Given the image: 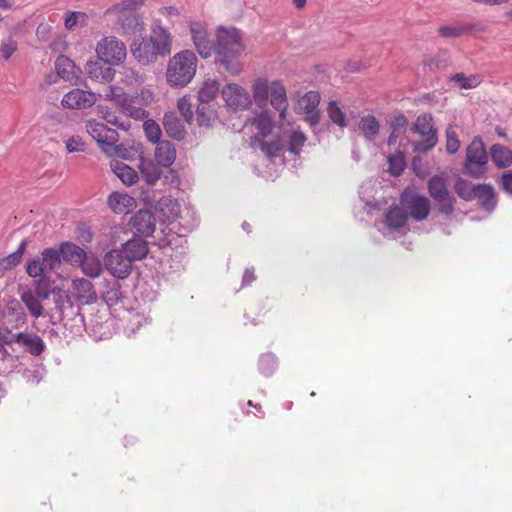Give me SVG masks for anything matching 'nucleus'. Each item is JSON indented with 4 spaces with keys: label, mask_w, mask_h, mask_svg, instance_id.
<instances>
[{
    "label": "nucleus",
    "mask_w": 512,
    "mask_h": 512,
    "mask_svg": "<svg viewBox=\"0 0 512 512\" xmlns=\"http://www.w3.org/2000/svg\"><path fill=\"white\" fill-rule=\"evenodd\" d=\"M358 127L367 140H374L380 133V122L371 114L360 118Z\"/></svg>",
    "instance_id": "7c9ffc66"
},
{
    "label": "nucleus",
    "mask_w": 512,
    "mask_h": 512,
    "mask_svg": "<svg viewBox=\"0 0 512 512\" xmlns=\"http://www.w3.org/2000/svg\"><path fill=\"white\" fill-rule=\"evenodd\" d=\"M74 298L82 305L92 304L97 301V293L91 281L85 278H77L72 281Z\"/></svg>",
    "instance_id": "a211bd4d"
},
{
    "label": "nucleus",
    "mask_w": 512,
    "mask_h": 512,
    "mask_svg": "<svg viewBox=\"0 0 512 512\" xmlns=\"http://www.w3.org/2000/svg\"><path fill=\"white\" fill-rule=\"evenodd\" d=\"M121 249L132 262L144 259L149 252L147 242L141 238H133L127 241Z\"/></svg>",
    "instance_id": "b1692460"
},
{
    "label": "nucleus",
    "mask_w": 512,
    "mask_h": 512,
    "mask_svg": "<svg viewBox=\"0 0 512 512\" xmlns=\"http://www.w3.org/2000/svg\"><path fill=\"white\" fill-rule=\"evenodd\" d=\"M144 0H122L105 11V15H115L116 23L123 34H135L144 29L143 21L138 10L143 6Z\"/></svg>",
    "instance_id": "20e7f679"
},
{
    "label": "nucleus",
    "mask_w": 512,
    "mask_h": 512,
    "mask_svg": "<svg viewBox=\"0 0 512 512\" xmlns=\"http://www.w3.org/2000/svg\"><path fill=\"white\" fill-rule=\"evenodd\" d=\"M163 124H164V128H165L166 132L170 136H172L176 139L183 138L185 130L174 115L166 114L164 117Z\"/></svg>",
    "instance_id": "a19ab883"
},
{
    "label": "nucleus",
    "mask_w": 512,
    "mask_h": 512,
    "mask_svg": "<svg viewBox=\"0 0 512 512\" xmlns=\"http://www.w3.org/2000/svg\"><path fill=\"white\" fill-rule=\"evenodd\" d=\"M98 113L110 124L114 126H121L118 117L112 113L107 106L99 105Z\"/></svg>",
    "instance_id": "680f3d73"
},
{
    "label": "nucleus",
    "mask_w": 512,
    "mask_h": 512,
    "mask_svg": "<svg viewBox=\"0 0 512 512\" xmlns=\"http://www.w3.org/2000/svg\"><path fill=\"white\" fill-rule=\"evenodd\" d=\"M487 153L483 141L476 137L467 147L465 171L474 178H480L486 172Z\"/></svg>",
    "instance_id": "6e6552de"
},
{
    "label": "nucleus",
    "mask_w": 512,
    "mask_h": 512,
    "mask_svg": "<svg viewBox=\"0 0 512 512\" xmlns=\"http://www.w3.org/2000/svg\"><path fill=\"white\" fill-rule=\"evenodd\" d=\"M180 203L171 196H163L155 204V213L160 221L174 222L180 216Z\"/></svg>",
    "instance_id": "f3484780"
},
{
    "label": "nucleus",
    "mask_w": 512,
    "mask_h": 512,
    "mask_svg": "<svg viewBox=\"0 0 512 512\" xmlns=\"http://www.w3.org/2000/svg\"><path fill=\"white\" fill-rule=\"evenodd\" d=\"M327 114L329 119L341 128L346 127L347 121L345 113L340 108L339 104L335 100H331L327 105Z\"/></svg>",
    "instance_id": "ea45409f"
},
{
    "label": "nucleus",
    "mask_w": 512,
    "mask_h": 512,
    "mask_svg": "<svg viewBox=\"0 0 512 512\" xmlns=\"http://www.w3.org/2000/svg\"><path fill=\"white\" fill-rule=\"evenodd\" d=\"M97 99L98 97L94 92L74 88L63 96L61 105L71 110H83L92 107Z\"/></svg>",
    "instance_id": "f8f14e48"
},
{
    "label": "nucleus",
    "mask_w": 512,
    "mask_h": 512,
    "mask_svg": "<svg viewBox=\"0 0 512 512\" xmlns=\"http://www.w3.org/2000/svg\"><path fill=\"white\" fill-rule=\"evenodd\" d=\"M21 301L25 304L26 308L34 318H39L43 315V306L40 297L36 296L33 291L27 290L21 294Z\"/></svg>",
    "instance_id": "72a5a7b5"
},
{
    "label": "nucleus",
    "mask_w": 512,
    "mask_h": 512,
    "mask_svg": "<svg viewBox=\"0 0 512 512\" xmlns=\"http://www.w3.org/2000/svg\"><path fill=\"white\" fill-rule=\"evenodd\" d=\"M191 38L199 55L208 58L215 51V46L209 38L207 28L200 22H191L189 25Z\"/></svg>",
    "instance_id": "4468645a"
},
{
    "label": "nucleus",
    "mask_w": 512,
    "mask_h": 512,
    "mask_svg": "<svg viewBox=\"0 0 512 512\" xmlns=\"http://www.w3.org/2000/svg\"><path fill=\"white\" fill-rule=\"evenodd\" d=\"M489 153L493 163L498 168H507L512 164V151L501 144H493Z\"/></svg>",
    "instance_id": "c85d7f7f"
},
{
    "label": "nucleus",
    "mask_w": 512,
    "mask_h": 512,
    "mask_svg": "<svg viewBox=\"0 0 512 512\" xmlns=\"http://www.w3.org/2000/svg\"><path fill=\"white\" fill-rule=\"evenodd\" d=\"M172 39L170 33L163 27L152 29L150 36L134 39L130 45V51L136 61L142 65H148L156 61L159 56L170 54Z\"/></svg>",
    "instance_id": "f257e3e1"
},
{
    "label": "nucleus",
    "mask_w": 512,
    "mask_h": 512,
    "mask_svg": "<svg viewBox=\"0 0 512 512\" xmlns=\"http://www.w3.org/2000/svg\"><path fill=\"white\" fill-rule=\"evenodd\" d=\"M269 98L271 106L279 112L280 120H285L289 104L287 91L281 80L271 82Z\"/></svg>",
    "instance_id": "2eb2a0df"
},
{
    "label": "nucleus",
    "mask_w": 512,
    "mask_h": 512,
    "mask_svg": "<svg viewBox=\"0 0 512 512\" xmlns=\"http://www.w3.org/2000/svg\"><path fill=\"white\" fill-rule=\"evenodd\" d=\"M271 89V83L266 78H256L251 86L253 98L259 106L267 104L269 99V93Z\"/></svg>",
    "instance_id": "c756f323"
},
{
    "label": "nucleus",
    "mask_w": 512,
    "mask_h": 512,
    "mask_svg": "<svg viewBox=\"0 0 512 512\" xmlns=\"http://www.w3.org/2000/svg\"><path fill=\"white\" fill-rule=\"evenodd\" d=\"M306 142V136L302 131L295 130L289 137L288 150L297 155Z\"/></svg>",
    "instance_id": "3c124183"
},
{
    "label": "nucleus",
    "mask_w": 512,
    "mask_h": 512,
    "mask_svg": "<svg viewBox=\"0 0 512 512\" xmlns=\"http://www.w3.org/2000/svg\"><path fill=\"white\" fill-rule=\"evenodd\" d=\"M427 189L432 199L442 197L449 193L447 180L443 176L435 175L428 181Z\"/></svg>",
    "instance_id": "e433bc0d"
},
{
    "label": "nucleus",
    "mask_w": 512,
    "mask_h": 512,
    "mask_svg": "<svg viewBox=\"0 0 512 512\" xmlns=\"http://www.w3.org/2000/svg\"><path fill=\"white\" fill-rule=\"evenodd\" d=\"M87 133L102 147L105 153L113 149L117 156L125 158L120 146H115L118 141L116 130L107 127L96 120H89L86 124Z\"/></svg>",
    "instance_id": "0eeeda50"
},
{
    "label": "nucleus",
    "mask_w": 512,
    "mask_h": 512,
    "mask_svg": "<svg viewBox=\"0 0 512 512\" xmlns=\"http://www.w3.org/2000/svg\"><path fill=\"white\" fill-rule=\"evenodd\" d=\"M26 272L30 277L37 278L43 276L48 271L44 256L33 258L27 261Z\"/></svg>",
    "instance_id": "79ce46f5"
},
{
    "label": "nucleus",
    "mask_w": 512,
    "mask_h": 512,
    "mask_svg": "<svg viewBox=\"0 0 512 512\" xmlns=\"http://www.w3.org/2000/svg\"><path fill=\"white\" fill-rule=\"evenodd\" d=\"M258 367L263 375H271L276 370L277 367L275 355L272 353L262 354L258 361Z\"/></svg>",
    "instance_id": "49530a36"
},
{
    "label": "nucleus",
    "mask_w": 512,
    "mask_h": 512,
    "mask_svg": "<svg viewBox=\"0 0 512 512\" xmlns=\"http://www.w3.org/2000/svg\"><path fill=\"white\" fill-rule=\"evenodd\" d=\"M177 107L183 118L190 122L193 119L190 97L184 96L178 100Z\"/></svg>",
    "instance_id": "6e6d98bb"
},
{
    "label": "nucleus",
    "mask_w": 512,
    "mask_h": 512,
    "mask_svg": "<svg viewBox=\"0 0 512 512\" xmlns=\"http://www.w3.org/2000/svg\"><path fill=\"white\" fill-rule=\"evenodd\" d=\"M451 80L461 89H472L481 83L478 75L465 76L463 73H457L451 77Z\"/></svg>",
    "instance_id": "37998d69"
},
{
    "label": "nucleus",
    "mask_w": 512,
    "mask_h": 512,
    "mask_svg": "<svg viewBox=\"0 0 512 512\" xmlns=\"http://www.w3.org/2000/svg\"><path fill=\"white\" fill-rule=\"evenodd\" d=\"M57 74L66 81H71L76 77V66L72 60L66 56H59L55 63Z\"/></svg>",
    "instance_id": "f704fd0d"
},
{
    "label": "nucleus",
    "mask_w": 512,
    "mask_h": 512,
    "mask_svg": "<svg viewBox=\"0 0 512 512\" xmlns=\"http://www.w3.org/2000/svg\"><path fill=\"white\" fill-rule=\"evenodd\" d=\"M145 134L149 141L156 143L160 142L161 129L154 121H147L144 123Z\"/></svg>",
    "instance_id": "4d7b16f0"
},
{
    "label": "nucleus",
    "mask_w": 512,
    "mask_h": 512,
    "mask_svg": "<svg viewBox=\"0 0 512 512\" xmlns=\"http://www.w3.org/2000/svg\"><path fill=\"white\" fill-rule=\"evenodd\" d=\"M114 102L124 112H130L131 111L132 97L129 94L123 92L121 88H120L119 92L117 93Z\"/></svg>",
    "instance_id": "13d9d810"
},
{
    "label": "nucleus",
    "mask_w": 512,
    "mask_h": 512,
    "mask_svg": "<svg viewBox=\"0 0 512 512\" xmlns=\"http://www.w3.org/2000/svg\"><path fill=\"white\" fill-rule=\"evenodd\" d=\"M407 118L400 114L395 116L391 122L392 131L397 132L398 130L404 128L407 125Z\"/></svg>",
    "instance_id": "0e129e2a"
},
{
    "label": "nucleus",
    "mask_w": 512,
    "mask_h": 512,
    "mask_svg": "<svg viewBox=\"0 0 512 512\" xmlns=\"http://www.w3.org/2000/svg\"><path fill=\"white\" fill-rule=\"evenodd\" d=\"M85 143L80 136H72L66 141V149L69 153L84 151Z\"/></svg>",
    "instance_id": "052dcab7"
},
{
    "label": "nucleus",
    "mask_w": 512,
    "mask_h": 512,
    "mask_svg": "<svg viewBox=\"0 0 512 512\" xmlns=\"http://www.w3.org/2000/svg\"><path fill=\"white\" fill-rule=\"evenodd\" d=\"M215 53L218 62L231 74H238L241 71L239 57L245 50L241 33L234 27H220L216 32Z\"/></svg>",
    "instance_id": "f03ea898"
},
{
    "label": "nucleus",
    "mask_w": 512,
    "mask_h": 512,
    "mask_svg": "<svg viewBox=\"0 0 512 512\" xmlns=\"http://www.w3.org/2000/svg\"><path fill=\"white\" fill-rule=\"evenodd\" d=\"M79 266L82 272L91 278L99 277L103 271L100 259L94 255L85 254Z\"/></svg>",
    "instance_id": "473e14b6"
},
{
    "label": "nucleus",
    "mask_w": 512,
    "mask_h": 512,
    "mask_svg": "<svg viewBox=\"0 0 512 512\" xmlns=\"http://www.w3.org/2000/svg\"><path fill=\"white\" fill-rule=\"evenodd\" d=\"M408 214L402 206L393 205L385 214L384 223L389 230H399L407 224Z\"/></svg>",
    "instance_id": "393cba45"
},
{
    "label": "nucleus",
    "mask_w": 512,
    "mask_h": 512,
    "mask_svg": "<svg viewBox=\"0 0 512 512\" xmlns=\"http://www.w3.org/2000/svg\"><path fill=\"white\" fill-rule=\"evenodd\" d=\"M400 205L417 222L426 220L430 214V200L420 194L414 186L406 187L400 195Z\"/></svg>",
    "instance_id": "39448f33"
},
{
    "label": "nucleus",
    "mask_w": 512,
    "mask_h": 512,
    "mask_svg": "<svg viewBox=\"0 0 512 512\" xmlns=\"http://www.w3.org/2000/svg\"><path fill=\"white\" fill-rule=\"evenodd\" d=\"M320 94L317 91H308L298 99V109L304 114V119L311 126L317 125L320 121Z\"/></svg>",
    "instance_id": "ddd939ff"
},
{
    "label": "nucleus",
    "mask_w": 512,
    "mask_h": 512,
    "mask_svg": "<svg viewBox=\"0 0 512 512\" xmlns=\"http://www.w3.org/2000/svg\"><path fill=\"white\" fill-rule=\"evenodd\" d=\"M85 70L89 78L100 83H109L115 76V70L105 66L99 59L87 62Z\"/></svg>",
    "instance_id": "412c9836"
},
{
    "label": "nucleus",
    "mask_w": 512,
    "mask_h": 512,
    "mask_svg": "<svg viewBox=\"0 0 512 512\" xmlns=\"http://www.w3.org/2000/svg\"><path fill=\"white\" fill-rule=\"evenodd\" d=\"M255 148L260 149L266 157L273 158L279 155V153L283 150L284 145L280 137L277 136L271 141H265V139H261L259 142H257V146Z\"/></svg>",
    "instance_id": "4c0bfd02"
},
{
    "label": "nucleus",
    "mask_w": 512,
    "mask_h": 512,
    "mask_svg": "<svg viewBox=\"0 0 512 512\" xmlns=\"http://www.w3.org/2000/svg\"><path fill=\"white\" fill-rule=\"evenodd\" d=\"M437 31L443 38H458L467 32V27L462 25H444L440 26Z\"/></svg>",
    "instance_id": "09e8293b"
},
{
    "label": "nucleus",
    "mask_w": 512,
    "mask_h": 512,
    "mask_svg": "<svg viewBox=\"0 0 512 512\" xmlns=\"http://www.w3.org/2000/svg\"><path fill=\"white\" fill-rule=\"evenodd\" d=\"M13 342L24 345L28 351L35 356L42 354L45 349L43 340L36 334L20 332L14 336L13 340L6 341L7 344H11Z\"/></svg>",
    "instance_id": "4be33fe9"
},
{
    "label": "nucleus",
    "mask_w": 512,
    "mask_h": 512,
    "mask_svg": "<svg viewBox=\"0 0 512 512\" xmlns=\"http://www.w3.org/2000/svg\"><path fill=\"white\" fill-rule=\"evenodd\" d=\"M110 167L123 184L130 186L138 181V173L123 161L114 159L111 161Z\"/></svg>",
    "instance_id": "a878e982"
},
{
    "label": "nucleus",
    "mask_w": 512,
    "mask_h": 512,
    "mask_svg": "<svg viewBox=\"0 0 512 512\" xmlns=\"http://www.w3.org/2000/svg\"><path fill=\"white\" fill-rule=\"evenodd\" d=\"M142 82V77L133 69L126 68L123 71L121 83L127 87H134Z\"/></svg>",
    "instance_id": "5fc2aeb1"
},
{
    "label": "nucleus",
    "mask_w": 512,
    "mask_h": 512,
    "mask_svg": "<svg viewBox=\"0 0 512 512\" xmlns=\"http://www.w3.org/2000/svg\"><path fill=\"white\" fill-rule=\"evenodd\" d=\"M255 278L256 277H255L254 271L247 269V270H245L244 275H243V284L249 285L255 280Z\"/></svg>",
    "instance_id": "774afa93"
},
{
    "label": "nucleus",
    "mask_w": 512,
    "mask_h": 512,
    "mask_svg": "<svg viewBox=\"0 0 512 512\" xmlns=\"http://www.w3.org/2000/svg\"><path fill=\"white\" fill-rule=\"evenodd\" d=\"M132 263L122 249L109 251L104 256L107 271L117 279H126L131 274Z\"/></svg>",
    "instance_id": "9b49d317"
},
{
    "label": "nucleus",
    "mask_w": 512,
    "mask_h": 512,
    "mask_svg": "<svg viewBox=\"0 0 512 512\" xmlns=\"http://www.w3.org/2000/svg\"><path fill=\"white\" fill-rule=\"evenodd\" d=\"M95 52L103 63L108 65H120L127 57L125 43L115 36H106L96 45Z\"/></svg>",
    "instance_id": "423d86ee"
},
{
    "label": "nucleus",
    "mask_w": 512,
    "mask_h": 512,
    "mask_svg": "<svg viewBox=\"0 0 512 512\" xmlns=\"http://www.w3.org/2000/svg\"><path fill=\"white\" fill-rule=\"evenodd\" d=\"M460 147V141L458 139L456 130L453 126H449L446 130V150L450 154H454Z\"/></svg>",
    "instance_id": "864d4df0"
},
{
    "label": "nucleus",
    "mask_w": 512,
    "mask_h": 512,
    "mask_svg": "<svg viewBox=\"0 0 512 512\" xmlns=\"http://www.w3.org/2000/svg\"><path fill=\"white\" fill-rule=\"evenodd\" d=\"M473 199H477L481 207L487 211H492L497 203L495 190L489 184L474 185Z\"/></svg>",
    "instance_id": "5701e85b"
},
{
    "label": "nucleus",
    "mask_w": 512,
    "mask_h": 512,
    "mask_svg": "<svg viewBox=\"0 0 512 512\" xmlns=\"http://www.w3.org/2000/svg\"><path fill=\"white\" fill-rule=\"evenodd\" d=\"M454 189L460 198L466 201L473 200L474 186H472L467 181L463 179H458L455 182Z\"/></svg>",
    "instance_id": "603ef678"
},
{
    "label": "nucleus",
    "mask_w": 512,
    "mask_h": 512,
    "mask_svg": "<svg viewBox=\"0 0 512 512\" xmlns=\"http://www.w3.org/2000/svg\"><path fill=\"white\" fill-rule=\"evenodd\" d=\"M120 88L119 87H116V86H109L106 90H105V93L103 95H100L101 97H103L105 100H109V101H115V97L117 95V93L119 92Z\"/></svg>",
    "instance_id": "338daca9"
},
{
    "label": "nucleus",
    "mask_w": 512,
    "mask_h": 512,
    "mask_svg": "<svg viewBox=\"0 0 512 512\" xmlns=\"http://www.w3.org/2000/svg\"><path fill=\"white\" fill-rule=\"evenodd\" d=\"M109 208L116 214H127L136 206L134 197L123 192H112L107 199Z\"/></svg>",
    "instance_id": "aec40b11"
},
{
    "label": "nucleus",
    "mask_w": 512,
    "mask_h": 512,
    "mask_svg": "<svg viewBox=\"0 0 512 512\" xmlns=\"http://www.w3.org/2000/svg\"><path fill=\"white\" fill-rule=\"evenodd\" d=\"M27 246H28V240L24 239L20 243L18 249L15 252L0 259V271L4 272L7 270H11V269L15 268L17 265H19L22 261V258L26 251Z\"/></svg>",
    "instance_id": "2f4dec72"
},
{
    "label": "nucleus",
    "mask_w": 512,
    "mask_h": 512,
    "mask_svg": "<svg viewBox=\"0 0 512 512\" xmlns=\"http://www.w3.org/2000/svg\"><path fill=\"white\" fill-rule=\"evenodd\" d=\"M198 59L194 52L182 50L176 53L168 62L166 81L171 87H185L194 78Z\"/></svg>",
    "instance_id": "7ed1b4c3"
},
{
    "label": "nucleus",
    "mask_w": 512,
    "mask_h": 512,
    "mask_svg": "<svg viewBox=\"0 0 512 512\" xmlns=\"http://www.w3.org/2000/svg\"><path fill=\"white\" fill-rule=\"evenodd\" d=\"M433 119L430 115L422 114L417 117L413 130L423 139L414 143V151L419 153L427 152L437 143L436 130L433 128Z\"/></svg>",
    "instance_id": "1a4fd4ad"
},
{
    "label": "nucleus",
    "mask_w": 512,
    "mask_h": 512,
    "mask_svg": "<svg viewBox=\"0 0 512 512\" xmlns=\"http://www.w3.org/2000/svg\"><path fill=\"white\" fill-rule=\"evenodd\" d=\"M59 251L62 259L74 266H79L86 254L81 247L71 242L62 243L59 247Z\"/></svg>",
    "instance_id": "cd10ccee"
},
{
    "label": "nucleus",
    "mask_w": 512,
    "mask_h": 512,
    "mask_svg": "<svg viewBox=\"0 0 512 512\" xmlns=\"http://www.w3.org/2000/svg\"><path fill=\"white\" fill-rule=\"evenodd\" d=\"M85 14L83 12H70L65 17V27L69 30H72L76 27L79 18L84 17Z\"/></svg>",
    "instance_id": "e2e57ef3"
},
{
    "label": "nucleus",
    "mask_w": 512,
    "mask_h": 512,
    "mask_svg": "<svg viewBox=\"0 0 512 512\" xmlns=\"http://www.w3.org/2000/svg\"><path fill=\"white\" fill-rule=\"evenodd\" d=\"M438 206V211L441 214L446 216H450L454 212V206L456 203L455 197L451 194V192L447 193V195H443L442 197H438L434 199Z\"/></svg>",
    "instance_id": "de8ad7c7"
},
{
    "label": "nucleus",
    "mask_w": 512,
    "mask_h": 512,
    "mask_svg": "<svg viewBox=\"0 0 512 512\" xmlns=\"http://www.w3.org/2000/svg\"><path fill=\"white\" fill-rule=\"evenodd\" d=\"M17 48V42L13 38L9 37L1 43L0 51L3 55V58L5 60H8L12 56V54L17 50Z\"/></svg>",
    "instance_id": "bf43d9fd"
},
{
    "label": "nucleus",
    "mask_w": 512,
    "mask_h": 512,
    "mask_svg": "<svg viewBox=\"0 0 512 512\" xmlns=\"http://www.w3.org/2000/svg\"><path fill=\"white\" fill-rule=\"evenodd\" d=\"M225 105L233 111L248 110L252 105L249 92L237 83H228L221 90Z\"/></svg>",
    "instance_id": "9d476101"
},
{
    "label": "nucleus",
    "mask_w": 512,
    "mask_h": 512,
    "mask_svg": "<svg viewBox=\"0 0 512 512\" xmlns=\"http://www.w3.org/2000/svg\"><path fill=\"white\" fill-rule=\"evenodd\" d=\"M219 92V83L215 79L205 80L198 91V100L201 103H209L215 99Z\"/></svg>",
    "instance_id": "c9c22d12"
},
{
    "label": "nucleus",
    "mask_w": 512,
    "mask_h": 512,
    "mask_svg": "<svg viewBox=\"0 0 512 512\" xmlns=\"http://www.w3.org/2000/svg\"><path fill=\"white\" fill-rule=\"evenodd\" d=\"M33 293L41 300H47L52 293V283L48 278L42 277L35 282Z\"/></svg>",
    "instance_id": "8fccbe9b"
},
{
    "label": "nucleus",
    "mask_w": 512,
    "mask_h": 512,
    "mask_svg": "<svg viewBox=\"0 0 512 512\" xmlns=\"http://www.w3.org/2000/svg\"><path fill=\"white\" fill-rule=\"evenodd\" d=\"M155 159L159 165L164 167L171 166L176 159V150L169 141H160L155 149Z\"/></svg>",
    "instance_id": "bb28decb"
},
{
    "label": "nucleus",
    "mask_w": 512,
    "mask_h": 512,
    "mask_svg": "<svg viewBox=\"0 0 512 512\" xmlns=\"http://www.w3.org/2000/svg\"><path fill=\"white\" fill-rule=\"evenodd\" d=\"M501 186L505 192L512 194V172H506L502 175Z\"/></svg>",
    "instance_id": "69168bd1"
},
{
    "label": "nucleus",
    "mask_w": 512,
    "mask_h": 512,
    "mask_svg": "<svg viewBox=\"0 0 512 512\" xmlns=\"http://www.w3.org/2000/svg\"><path fill=\"white\" fill-rule=\"evenodd\" d=\"M251 124L256 129V134L251 138V146L256 147L257 142L265 139L273 129V119L269 111H261L255 114L251 120Z\"/></svg>",
    "instance_id": "6ab92c4d"
},
{
    "label": "nucleus",
    "mask_w": 512,
    "mask_h": 512,
    "mask_svg": "<svg viewBox=\"0 0 512 512\" xmlns=\"http://www.w3.org/2000/svg\"><path fill=\"white\" fill-rule=\"evenodd\" d=\"M41 256H44L48 271H54L60 267L62 257L59 249L46 248L42 251Z\"/></svg>",
    "instance_id": "a18cd8bd"
},
{
    "label": "nucleus",
    "mask_w": 512,
    "mask_h": 512,
    "mask_svg": "<svg viewBox=\"0 0 512 512\" xmlns=\"http://www.w3.org/2000/svg\"><path fill=\"white\" fill-rule=\"evenodd\" d=\"M129 224L137 234L149 237L155 231V216L150 210H139L132 216Z\"/></svg>",
    "instance_id": "dca6fc26"
},
{
    "label": "nucleus",
    "mask_w": 512,
    "mask_h": 512,
    "mask_svg": "<svg viewBox=\"0 0 512 512\" xmlns=\"http://www.w3.org/2000/svg\"><path fill=\"white\" fill-rule=\"evenodd\" d=\"M139 167L142 177L148 184L153 185L160 179L161 170L151 161L141 158Z\"/></svg>",
    "instance_id": "58836bf2"
},
{
    "label": "nucleus",
    "mask_w": 512,
    "mask_h": 512,
    "mask_svg": "<svg viewBox=\"0 0 512 512\" xmlns=\"http://www.w3.org/2000/svg\"><path fill=\"white\" fill-rule=\"evenodd\" d=\"M406 167V161L402 152H397L388 157V170L394 176H399Z\"/></svg>",
    "instance_id": "c03bdc74"
}]
</instances>
